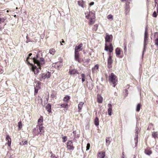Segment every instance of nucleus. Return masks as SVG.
I'll return each instance as SVG.
<instances>
[{
	"label": "nucleus",
	"instance_id": "f257e3e1",
	"mask_svg": "<svg viewBox=\"0 0 158 158\" xmlns=\"http://www.w3.org/2000/svg\"><path fill=\"white\" fill-rule=\"evenodd\" d=\"M30 59H31L34 64H36L39 68L40 69H41V67L45 63L44 59L43 58V53L42 52H39L36 55L32 54Z\"/></svg>",
	"mask_w": 158,
	"mask_h": 158
},
{
	"label": "nucleus",
	"instance_id": "f03ea898",
	"mask_svg": "<svg viewBox=\"0 0 158 158\" xmlns=\"http://www.w3.org/2000/svg\"><path fill=\"white\" fill-rule=\"evenodd\" d=\"M44 127L42 126V124H38L36 127L33 129V134L35 136L38 135L39 134L41 135L44 132L43 129Z\"/></svg>",
	"mask_w": 158,
	"mask_h": 158
},
{
	"label": "nucleus",
	"instance_id": "7ed1b4c3",
	"mask_svg": "<svg viewBox=\"0 0 158 158\" xmlns=\"http://www.w3.org/2000/svg\"><path fill=\"white\" fill-rule=\"evenodd\" d=\"M109 81L110 82L113 84V87H115L116 85L115 83L117 81V78L116 76L113 73H111L109 76Z\"/></svg>",
	"mask_w": 158,
	"mask_h": 158
},
{
	"label": "nucleus",
	"instance_id": "20e7f679",
	"mask_svg": "<svg viewBox=\"0 0 158 158\" xmlns=\"http://www.w3.org/2000/svg\"><path fill=\"white\" fill-rule=\"evenodd\" d=\"M147 27H146L145 28V31L144 33V37L143 43V48L142 55V58H143V57L144 52L146 50V45H147V43H146V41L148 40V33L147 32Z\"/></svg>",
	"mask_w": 158,
	"mask_h": 158
},
{
	"label": "nucleus",
	"instance_id": "39448f33",
	"mask_svg": "<svg viewBox=\"0 0 158 158\" xmlns=\"http://www.w3.org/2000/svg\"><path fill=\"white\" fill-rule=\"evenodd\" d=\"M51 76L50 73L49 72H48L46 74L42 73L40 75V78L39 80L40 81H42L46 78H49Z\"/></svg>",
	"mask_w": 158,
	"mask_h": 158
},
{
	"label": "nucleus",
	"instance_id": "423d86ee",
	"mask_svg": "<svg viewBox=\"0 0 158 158\" xmlns=\"http://www.w3.org/2000/svg\"><path fill=\"white\" fill-rule=\"evenodd\" d=\"M66 148L68 150H73L75 147L73 146L72 140H68L66 143Z\"/></svg>",
	"mask_w": 158,
	"mask_h": 158
},
{
	"label": "nucleus",
	"instance_id": "0eeeda50",
	"mask_svg": "<svg viewBox=\"0 0 158 158\" xmlns=\"http://www.w3.org/2000/svg\"><path fill=\"white\" fill-rule=\"evenodd\" d=\"M109 57L107 60V67L108 68L110 69L112 67V64L113 63V60H112V56L111 55L110 53L109 54Z\"/></svg>",
	"mask_w": 158,
	"mask_h": 158
},
{
	"label": "nucleus",
	"instance_id": "6e6552de",
	"mask_svg": "<svg viewBox=\"0 0 158 158\" xmlns=\"http://www.w3.org/2000/svg\"><path fill=\"white\" fill-rule=\"evenodd\" d=\"M105 50L107 51H109L110 52H112L113 50V48L112 45L110 44L109 46L105 45Z\"/></svg>",
	"mask_w": 158,
	"mask_h": 158
},
{
	"label": "nucleus",
	"instance_id": "1a4fd4ad",
	"mask_svg": "<svg viewBox=\"0 0 158 158\" xmlns=\"http://www.w3.org/2000/svg\"><path fill=\"white\" fill-rule=\"evenodd\" d=\"M62 66V62L61 61H60L52 64V66L58 69L61 68Z\"/></svg>",
	"mask_w": 158,
	"mask_h": 158
},
{
	"label": "nucleus",
	"instance_id": "9d476101",
	"mask_svg": "<svg viewBox=\"0 0 158 158\" xmlns=\"http://www.w3.org/2000/svg\"><path fill=\"white\" fill-rule=\"evenodd\" d=\"M31 65V70L34 72L35 74H37L39 72L38 68L37 67L36 65L33 64L32 65Z\"/></svg>",
	"mask_w": 158,
	"mask_h": 158
},
{
	"label": "nucleus",
	"instance_id": "9b49d317",
	"mask_svg": "<svg viewBox=\"0 0 158 158\" xmlns=\"http://www.w3.org/2000/svg\"><path fill=\"white\" fill-rule=\"evenodd\" d=\"M87 86L88 88L90 90H91L93 88L94 86L93 83V81L91 78L89 81L87 82Z\"/></svg>",
	"mask_w": 158,
	"mask_h": 158
},
{
	"label": "nucleus",
	"instance_id": "f8f14e48",
	"mask_svg": "<svg viewBox=\"0 0 158 158\" xmlns=\"http://www.w3.org/2000/svg\"><path fill=\"white\" fill-rule=\"evenodd\" d=\"M74 59L76 61L81 63L82 60L79 58V52H74Z\"/></svg>",
	"mask_w": 158,
	"mask_h": 158
},
{
	"label": "nucleus",
	"instance_id": "ddd939ff",
	"mask_svg": "<svg viewBox=\"0 0 158 158\" xmlns=\"http://www.w3.org/2000/svg\"><path fill=\"white\" fill-rule=\"evenodd\" d=\"M85 14L86 15L85 17L87 19H89V18H91L92 17H94V18H95V14L93 12H92L91 11L89 12V13L87 15H86V13H85Z\"/></svg>",
	"mask_w": 158,
	"mask_h": 158
},
{
	"label": "nucleus",
	"instance_id": "4468645a",
	"mask_svg": "<svg viewBox=\"0 0 158 158\" xmlns=\"http://www.w3.org/2000/svg\"><path fill=\"white\" fill-rule=\"evenodd\" d=\"M112 38L113 36L112 35H109L107 33H106L105 38L106 42H110L111 40L112 39Z\"/></svg>",
	"mask_w": 158,
	"mask_h": 158
},
{
	"label": "nucleus",
	"instance_id": "2eb2a0df",
	"mask_svg": "<svg viewBox=\"0 0 158 158\" xmlns=\"http://www.w3.org/2000/svg\"><path fill=\"white\" fill-rule=\"evenodd\" d=\"M82 46L83 44L82 43L80 44L78 46H76L75 48L74 52H79V51L82 50L81 47Z\"/></svg>",
	"mask_w": 158,
	"mask_h": 158
},
{
	"label": "nucleus",
	"instance_id": "dca6fc26",
	"mask_svg": "<svg viewBox=\"0 0 158 158\" xmlns=\"http://www.w3.org/2000/svg\"><path fill=\"white\" fill-rule=\"evenodd\" d=\"M108 114L110 116H111L112 114V106L111 104L110 103H109L108 104Z\"/></svg>",
	"mask_w": 158,
	"mask_h": 158
},
{
	"label": "nucleus",
	"instance_id": "f3484780",
	"mask_svg": "<svg viewBox=\"0 0 158 158\" xmlns=\"http://www.w3.org/2000/svg\"><path fill=\"white\" fill-rule=\"evenodd\" d=\"M6 141L8 142L7 144L8 146H10L11 144V139L10 138L9 135H6Z\"/></svg>",
	"mask_w": 158,
	"mask_h": 158
},
{
	"label": "nucleus",
	"instance_id": "a211bd4d",
	"mask_svg": "<svg viewBox=\"0 0 158 158\" xmlns=\"http://www.w3.org/2000/svg\"><path fill=\"white\" fill-rule=\"evenodd\" d=\"M85 2L82 0H81L78 1V4L79 6H81L83 8H84L85 6Z\"/></svg>",
	"mask_w": 158,
	"mask_h": 158
},
{
	"label": "nucleus",
	"instance_id": "6ab92c4d",
	"mask_svg": "<svg viewBox=\"0 0 158 158\" xmlns=\"http://www.w3.org/2000/svg\"><path fill=\"white\" fill-rule=\"evenodd\" d=\"M69 74L71 75H74L76 73H78V72L75 69H70L69 72Z\"/></svg>",
	"mask_w": 158,
	"mask_h": 158
},
{
	"label": "nucleus",
	"instance_id": "aec40b11",
	"mask_svg": "<svg viewBox=\"0 0 158 158\" xmlns=\"http://www.w3.org/2000/svg\"><path fill=\"white\" fill-rule=\"evenodd\" d=\"M98 156L100 158H103L105 156V152L103 151L99 152L98 153Z\"/></svg>",
	"mask_w": 158,
	"mask_h": 158
},
{
	"label": "nucleus",
	"instance_id": "412c9836",
	"mask_svg": "<svg viewBox=\"0 0 158 158\" xmlns=\"http://www.w3.org/2000/svg\"><path fill=\"white\" fill-rule=\"evenodd\" d=\"M136 131L135 132V137L134 138V140L135 141V145H136L138 143V130H137L136 129L135 130Z\"/></svg>",
	"mask_w": 158,
	"mask_h": 158
},
{
	"label": "nucleus",
	"instance_id": "4be33fe9",
	"mask_svg": "<svg viewBox=\"0 0 158 158\" xmlns=\"http://www.w3.org/2000/svg\"><path fill=\"white\" fill-rule=\"evenodd\" d=\"M32 55V54L31 53H30L28 54V56L27 58L26 59V62L28 64H29L30 65H32V63H30L29 61V60L30 59L31 56Z\"/></svg>",
	"mask_w": 158,
	"mask_h": 158
},
{
	"label": "nucleus",
	"instance_id": "5701e85b",
	"mask_svg": "<svg viewBox=\"0 0 158 158\" xmlns=\"http://www.w3.org/2000/svg\"><path fill=\"white\" fill-rule=\"evenodd\" d=\"M144 152L146 155L149 156L152 153V151L150 150V148H147L145 150Z\"/></svg>",
	"mask_w": 158,
	"mask_h": 158
},
{
	"label": "nucleus",
	"instance_id": "b1692460",
	"mask_svg": "<svg viewBox=\"0 0 158 158\" xmlns=\"http://www.w3.org/2000/svg\"><path fill=\"white\" fill-rule=\"evenodd\" d=\"M46 109L49 113L51 112V105L48 103L46 106Z\"/></svg>",
	"mask_w": 158,
	"mask_h": 158
},
{
	"label": "nucleus",
	"instance_id": "393cba45",
	"mask_svg": "<svg viewBox=\"0 0 158 158\" xmlns=\"http://www.w3.org/2000/svg\"><path fill=\"white\" fill-rule=\"evenodd\" d=\"M110 137H107L106 139V145L107 146H108L111 143V140H110Z\"/></svg>",
	"mask_w": 158,
	"mask_h": 158
},
{
	"label": "nucleus",
	"instance_id": "a878e982",
	"mask_svg": "<svg viewBox=\"0 0 158 158\" xmlns=\"http://www.w3.org/2000/svg\"><path fill=\"white\" fill-rule=\"evenodd\" d=\"M84 104L83 102H80L78 105V111H80L82 107Z\"/></svg>",
	"mask_w": 158,
	"mask_h": 158
},
{
	"label": "nucleus",
	"instance_id": "bb28decb",
	"mask_svg": "<svg viewBox=\"0 0 158 158\" xmlns=\"http://www.w3.org/2000/svg\"><path fill=\"white\" fill-rule=\"evenodd\" d=\"M95 18H94V17H92L91 18H90L89 23V25H91L93 24L94 22V19Z\"/></svg>",
	"mask_w": 158,
	"mask_h": 158
},
{
	"label": "nucleus",
	"instance_id": "cd10ccee",
	"mask_svg": "<svg viewBox=\"0 0 158 158\" xmlns=\"http://www.w3.org/2000/svg\"><path fill=\"white\" fill-rule=\"evenodd\" d=\"M115 53L117 56H119L120 54L121 50L119 48H117L115 49Z\"/></svg>",
	"mask_w": 158,
	"mask_h": 158
},
{
	"label": "nucleus",
	"instance_id": "c85d7f7f",
	"mask_svg": "<svg viewBox=\"0 0 158 158\" xmlns=\"http://www.w3.org/2000/svg\"><path fill=\"white\" fill-rule=\"evenodd\" d=\"M60 106L64 108H65V110H66L68 108V105L67 103H63L61 104L60 105Z\"/></svg>",
	"mask_w": 158,
	"mask_h": 158
},
{
	"label": "nucleus",
	"instance_id": "c756f323",
	"mask_svg": "<svg viewBox=\"0 0 158 158\" xmlns=\"http://www.w3.org/2000/svg\"><path fill=\"white\" fill-rule=\"evenodd\" d=\"M102 98L100 95H98L97 97L98 102L99 103H101L102 101Z\"/></svg>",
	"mask_w": 158,
	"mask_h": 158
},
{
	"label": "nucleus",
	"instance_id": "7c9ffc66",
	"mask_svg": "<svg viewBox=\"0 0 158 158\" xmlns=\"http://www.w3.org/2000/svg\"><path fill=\"white\" fill-rule=\"evenodd\" d=\"M94 124L96 126H98L99 125V119L97 117H96L94 120Z\"/></svg>",
	"mask_w": 158,
	"mask_h": 158
},
{
	"label": "nucleus",
	"instance_id": "2f4dec72",
	"mask_svg": "<svg viewBox=\"0 0 158 158\" xmlns=\"http://www.w3.org/2000/svg\"><path fill=\"white\" fill-rule=\"evenodd\" d=\"M125 14L127 15L130 11V7L125 6Z\"/></svg>",
	"mask_w": 158,
	"mask_h": 158
},
{
	"label": "nucleus",
	"instance_id": "473e14b6",
	"mask_svg": "<svg viewBox=\"0 0 158 158\" xmlns=\"http://www.w3.org/2000/svg\"><path fill=\"white\" fill-rule=\"evenodd\" d=\"M98 25L97 24H96L94 25L93 28V30L94 31H96L97 30L98 27Z\"/></svg>",
	"mask_w": 158,
	"mask_h": 158
},
{
	"label": "nucleus",
	"instance_id": "72a5a7b5",
	"mask_svg": "<svg viewBox=\"0 0 158 158\" xmlns=\"http://www.w3.org/2000/svg\"><path fill=\"white\" fill-rule=\"evenodd\" d=\"M70 99V97L69 96H65L63 99V101L64 102H67Z\"/></svg>",
	"mask_w": 158,
	"mask_h": 158
},
{
	"label": "nucleus",
	"instance_id": "f704fd0d",
	"mask_svg": "<svg viewBox=\"0 0 158 158\" xmlns=\"http://www.w3.org/2000/svg\"><path fill=\"white\" fill-rule=\"evenodd\" d=\"M81 77H82L81 80L82 81V82H84L85 81V75L84 73H82L81 75Z\"/></svg>",
	"mask_w": 158,
	"mask_h": 158
},
{
	"label": "nucleus",
	"instance_id": "c9c22d12",
	"mask_svg": "<svg viewBox=\"0 0 158 158\" xmlns=\"http://www.w3.org/2000/svg\"><path fill=\"white\" fill-rule=\"evenodd\" d=\"M141 107V104L139 103L137 104L136 108V111L137 112H139L140 110Z\"/></svg>",
	"mask_w": 158,
	"mask_h": 158
},
{
	"label": "nucleus",
	"instance_id": "e433bc0d",
	"mask_svg": "<svg viewBox=\"0 0 158 158\" xmlns=\"http://www.w3.org/2000/svg\"><path fill=\"white\" fill-rule=\"evenodd\" d=\"M55 52V49L53 48L50 49L49 51V53L52 55L54 54Z\"/></svg>",
	"mask_w": 158,
	"mask_h": 158
},
{
	"label": "nucleus",
	"instance_id": "4c0bfd02",
	"mask_svg": "<svg viewBox=\"0 0 158 158\" xmlns=\"http://www.w3.org/2000/svg\"><path fill=\"white\" fill-rule=\"evenodd\" d=\"M38 124H40V123H41L43 121V118L42 116H41L38 120Z\"/></svg>",
	"mask_w": 158,
	"mask_h": 158
},
{
	"label": "nucleus",
	"instance_id": "58836bf2",
	"mask_svg": "<svg viewBox=\"0 0 158 158\" xmlns=\"http://www.w3.org/2000/svg\"><path fill=\"white\" fill-rule=\"evenodd\" d=\"M62 139H63L62 142L63 143L67 141V137L66 136H63V135H62Z\"/></svg>",
	"mask_w": 158,
	"mask_h": 158
},
{
	"label": "nucleus",
	"instance_id": "ea45409f",
	"mask_svg": "<svg viewBox=\"0 0 158 158\" xmlns=\"http://www.w3.org/2000/svg\"><path fill=\"white\" fill-rule=\"evenodd\" d=\"M27 141L25 140L24 141H23L22 142L20 143V145H25L27 144Z\"/></svg>",
	"mask_w": 158,
	"mask_h": 158
},
{
	"label": "nucleus",
	"instance_id": "a19ab883",
	"mask_svg": "<svg viewBox=\"0 0 158 158\" xmlns=\"http://www.w3.org/2000/svg\"><path fill=\"white\" fill-rule=\"evenodd\" d=\"M152 135L155 138H156L157 137V134L156 132H154L152 133Z\"/></svg>",
	"mask_w": 158,
	"mask_h": 158
},
{
	"label": "nucleus",
	"instance_id": "79ce46f5",
	"mask_svg": "<svg viewBox=\"0 0 158 158\" xmlns=\"http://www.w3.org/2000/svg\"><path fill=\"white\" fill-rule=\"evenodd\" d=\"M155 44L157 47H158V39H156L155 40Z\"/></svg>",
	"mask_w": 158,
	"mask_h": 158
},
{
	"label": "nucleus",
	"instance_id": "37998d69",
	"mask_svg": "<svg viewBox=\"0 0 158 158\" xmlns=\"http://www.w3.org/2000/svg\"><path fill=\"white\" fill-rule=\"evenodd\" d=\"M56 92H54L52 93V94L51 95V97L52 98H54L56 97Z\"/></svg>",
	"mask_w": 158,
	"mask_h": 158
},
{
	"label": "nucleus",
	"instance_id": "c03bdc74",
	"mask_svg": "<svg viewBox=\"0 0 158 158\" xmlns=\"http://www.w3.org/2000/svg\"><path fill=\"white\" fill-rule=\"evenodd\" d=\"M18 127L21 129L22 127V124L21 122H19L18 123Z\"/></svg>",
	"mask_w": 158,
	"mask_h": 158
},
{
	"label": "nucleus",
	"instance_id": "a18cd8bd",
	"mask_svg": "<svg viewBox=\"0 0 158 158\" xmlns=\"http://www.w3.org/2000/svg\"><path fill=\"white\" fill-rule=\"evenodd\" d=\"M130 3V2L128 1V0H127L126 1V3L125 6L130 7L129 4Z\"/></svg>",
	"mask_w": 158,
	"mask_h": 158
},
{
	"label": "nucleus",
	"instance_id": "49530a36",
	"mask_svg": "<svg viewBox=\"0 0 158 158\" xmlns=\"http://www.w3.org/2000/svg\"><path fill=\"white\" fill-rule=\"evenodd\" d=\"M124 47V50L125 53L127 51V44L125 43L123 44Z\"/></svg>",
	"mask_w": 158,
	"mask_h": 158
},
{
	"label": "nucleus",
	"instance_id": "de8ad7c7",
	"mask_svg": "<svg viewBox=\"0 0 158 158\" xmlns=\"http://www.w3.org/2000/svg\"><path fill=\"white\" fill-rule=\"evenodd\" d=\"M152 16L156 18L157 16V14L156 12L155 11L153 13Z\"/></svg>",
	"mask_w": 158,
	"mask_h": 158
},
{
	"label": "nucleus",
	"instance_id": "09e8293b",
	"mask_svg": "<svg viewBox=\"0 0 158 158\" xmlns=\"http://www.w3.org/2000/svg\"><path fill=\"white\" fill-rule=\"evenodd\" d=\"M51 158H58V156H56L55 154H52L51 156Z\"/></svg>",
	"mask_w": 158,
	"mask_h": 158
},
{
	"label": "nucleus",
	"instance_id": "8fccbe9b",
	"mask_svg": "<svg viewBox=\"0 0 158 158\" xmlns=\"http://www.w3.org/2000/svg\"><path fill=\"white\" fill-rule=\"evenodd\" d=\"M5 20V19L4 18H0V22L1 23H4Z\"/></svg>",
	"mask_w": 158,
	"mask_h": 158
},
{
	"label": "nucleus",
	"instance_id": "3c124183",
	"mask_svg": "<svg viewBox=\"0 0 158 158\" xmlns=\"http://www.w3.org/2000/svg\"><path fill=\"white\" fill-rule=\"evenodd\" d=\"M90 146V144L89 143L87 144L86 146V150H88L89 149Z\"/></svg>",
	"mask_w": 158,
	"mask_h": 158
},
{
	"label": "nucleus",
	"instance_id": "603ef678",
	"mask_svg": "<svg viewBox=\"0 0 158 158\" xmlns=\"http://www.w3.org/2000/svg\"><path fill=\"white\" fill-rule=\"evenodd\" d=\"M26 38L27 39V41L26 42V43H28V42L31 41V40L29 39V37L27 36H26Z\"/></svg>",
	"mask_w": 158,
	"mask_h": 158
},
{
	"label": "nucleus",
	"instance_id": "864d4df0",
	"mask_svg": "<svg viewBox=\"0 0 158 158\" xmlns=\"http://www.w3.org/2000/svg\"><path fill=\"white\" fill-rule=\"evenodd\" d=\"M113 16L111 15H109L107 16L108 19H113Z\"/></svg>",
	"mask_w": 158,
	"mask_h": 158
},
{
	"label": "nucleus",
	"instance_id": "5fc2aeb1",
	"mask_svg": "<svg viewBox=\"0 0 158 158\" xmlns=\"http://www.w3.org/2000/svg\"><path fill=\"white\" fill-rule=\"evenodd\" d=\"M124 91H125V93H126V94H125V96H126L127 95V94H128V90L127 89H126L124 90Z\"/></svg>",
	"mask_w": 158,
	"mask_h": 158
},
{
	"label": "nucleus",
	"instance_id": "6e6d98bb",
	"mask_svg": "<svg viewBox=\"0 0 158 158\" xmlns=\"http://www.w3.org/2000/svg\"><path fill=\"white\" fill-rule=\"evenodd\" d=\"M35 91L34 93L35 94L37 93L38 92V89H37L35 87Z\"/></svg>",
	"mask_w": 158,
	"mask_h": 158
},
{
	"label": "nucleus",
	"instance_id": "4d7b16f0",
	"mask_svg": "<svg viewBox=\"0 0 158 158\" xmlns=\"http://www.w3.org/2000/svg\"><path fill=\"white\" fill-rule=\"evenodd\" d=\"M125 156L124 154V152H122V156L121 157V158H125Z\"/></svg>",
	"mask_w": 158,
	"mask_h": 158
},
{
	"label": "nucleus",
	"instance_id": "13d9d810",
	"mask_svg": "<svg viewBox=\"0 0 158 158\" xmlns=\"http://www.w3.org/2000/svg\"><path fill=\"white\" fill-rule=\"evenodd\" d=\"M94 69H98V66L97 65H96L94 66Z\"/></svg>",
	"mask_w": 158,
	"mask_h": 158
},
{
	"label": "nucleus",
	"instance_id": "bf43d9fd",
	"mask_svg": "<svg viewBox=\"0 0 158 158\" xmlns=\"http://www.w3.org/2000/svg\"><path fill=\"white\" fill-rule=\"evenodd\" d=\"M94 2H91L89 4V5L90 6H92L93 5H94Z\"/></svg>",
	"mask_w": 158,
	"mask_h": 158
},
{
	"label": "nucleus",
	"instance_id": "052dcab7",
	"mask_svg": "<svg viewBox=\"0 0 158 158\" xmlns=\"http://www.w3.org/2000/svg\"><path fill=\"white\" fill-rule=\"evenodd\" d=\"M154 0V2L155 3V6H156V4H157V0Z\"/></svg>",
	"mask_w": 158,
	"mask_h": 158
},
{
	"label": "nucleus",
	"instance_id": "680f3d73",
	"mask_svg": "<svg viewBox=\"0 0 158 158\" xmlns=\"http://www.w3.org/2000/svg\"><path fill=\"white\" fill-rule=\"evenodd\" d=\"M73 133L74 135H75L76 133V131H73Z\"/></svg>",
	"mask_w": 158,
	"mask_h": 158
},
{
	"label": "nucleus",
	"instance_id": "e2e57ef3",
	"mask_svg": "<svg viewBox=\"0 0 158 158\" xmlns=\"http://www.w3.org/2000/svg\"><path fill=\"white\" fill-rule=\"evenodd\" d=\"M64 40H63V39H62V41H61V43H64Z\"/></svg>",
	"mask_w": 158,
	"mask_h": 158
},
{
	"label": "nucleus",
	"instance_id": "0e129e2a",
	"mask_svg": "<svg viewBox=\"0 0 158 158\" xmlns=\"http://www.w3.org/2000/svg\"><path fill=\"white\" fill-rule=\"evenodd\" d=\"M3 28V27H0V31H1V30H2Z\"/></svg>",
	"mask_w": 158,
	"mask_h": 158
},
{
	"label": "nucleus",
	"instance_id": "69168bd1",
	"mask_svg": "<svg viewBox=\"0 0 158 158\" xmlns=\"http://www.w3.org/2000/svg\"><path fill=\"white\" fill-rule=\"evenodd\" d=\"M121 1L122 2H124V1H126V0H121Z\"/></svg>",
	"mask_w": 158,
	"mask_h": 158
},
{
	"label": "nucleus",
	"instance_id": "338daca9",
	"mask_svg": "<svg viewBox=\"0 0 158 158\" xmlns=\"http://www.w3.org/2000/svg\"><path fill=\"white\" fill-rule=\"evenodd\" d=\"M157 8H158V3L157 4Z\"/></svg>",
	"mask_w": 158,
	"mask_h": 158
},
{
	"label": "nucleus",
	"instance_id": "774afa93",
	"mask_svg": "<svg viewBox=\"0 0 158 158\" xmlns=\"http://www.w3.org/2000/svg\"><path fill=\"white\" fill-rule=\"evenodd\" d=\"M2 71V69H0V72H1Z\"/></svg>",
	"mask_w": 158,
	"mask_h": 158
}]
</instances>
